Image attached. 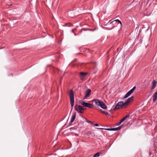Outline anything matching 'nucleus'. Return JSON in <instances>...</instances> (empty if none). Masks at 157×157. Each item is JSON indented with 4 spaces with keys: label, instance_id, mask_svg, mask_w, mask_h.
Segmentation results:
<instances>
[{
    "label": "nucleus",
    "instance_id": "nucleus-23",
    "mask_svg": "<svg viewBox=\"0 0 157 157\" xmlns=\"http://www.w3.org/2000/svg\"><path fill=\"white\" fill-rule=\"evenodd\" d=\"M71 131H72L73 130H74V128H71L70 129Z\"/></svg>",
    "mask_w": 157,
    "mask_h": 157
},
{
    "label": "nucleus",
    "instance_id": "nucleus-16",
    "mask_svg": "<svg viewBox=\"0 0 157 157\" xmlns=\"http://www.w3.org/2000/svg\"><path fill=\"white\" fill-rule=\"evenodd\" d=\"M121 126L122 125L117 128H113V129H114V131H117L120 130L121 128Z\"/></svg>",
    "mask_w": 157,
    "mask_h": 157
},
{
    "label": "nucleus",
    "instance_id": "nucleus-10",
    "mask_svg": "<svg viewBox=\"0 0 157 157\" xmlns=\"http://www.w3.org/2000/svg\"><path fill=\"white\" fill-rule=\"evenodd\" d=\"M157 99V92H155L153 96V100L155 102Z\"/></svg>",
    "mask_w": 157,
    "mask_h": 157
},
{
    "label": "nucleus",
    "instance_id": "nucleus-28",
    "mask_svg": "<svg viewBox=\"0 0 157 157\" xmlns=\"http://www.w3.org/2000/svg\"><path fill=\"white\" fill-rule=\"evenodd\" d=\"M87 122L89 123H91L92 122L90 121H87Z\"/></svg>",
    "mask_w": 157,
    "mask_h": 157
},
{
    "label": "nucleus",
    "instance_id": "nucleus-27",
    "mask_svg": "<svg viewBox=\"0 0 157 157\" xmlns=\"http://www.w3.org/2000/svg\"><path fill=\"white\" fill-rule=\"evenodd\" d=\"M95 126H98V124H95Z\"/></svg>",
    "mask_w": 157,
    "mask_h": 157
},
{
    "label": "nucleus",
    "instance_id": "nucleus-19",
    "mask_svg": "<svg viewBox=\"0 0 157 157\" xmlns=\"http://www.w3.org/2000/svg\"><path fill=\"white\" fill-rule=\"evenodd\" d=\"M85 134L87 136H89L90 135H92V133L90 132H88L86 133Z\"/></svg>",
    "mask_w": 157,
    "mask_h": 157
},
{
    "label": "nucleus",
    "instance_id": "nucleus-14",
    "mask_svg": "<svg viewBox=\"0 0 157 157\" xmlns=\"http://www.w3.org/2000/svg\"><path fill=\"white\" fill-rule=\"evenodd\" d=\"M98 109V110H99V111H100L102 113H103L104 114H105L106 115H109L108 113L107 112H106L105 111H103L101 109Z\"/></svg>",
    "mask_w": 157,
    "mask_h": 157
},
{
    "label": "nucleus",
    "instance_id": "nucleus-29",
    "mask_svg": "<svg viewBox=\"0 0 157 157\" xmlns=\"http://www.w3.org/2000/svg\"><path fill=\"white\" fill-rule=\"evenodd\" d=\"M114 27V26H113L112 28H113Z\"/></svg>",
    "mask_w": 157,
    "mask_h": 157
},
{
    "label": "nucleus",
    "instance_id": "nucleus-24",
    "mask_svg": "<svg viewBox=\"0 0 157 157\" xmlns=\"http://www.w3.org/2000/svg\"><path fill=\"white\" fill-rule=\"evenodd\" d=\"M124 120V121L127 118H126L125 117L123 118H122Z\"/></svg>",
    "mask_w": 157,
    "mask_h": 157
},
{
    "label": "nucleus",
    "instance_id": "nucleus-25",
    "mask_svg": "<svg viewBox=\"0 0 157 157\" xmlns=\"http://www.w3.org/2000/svg\"><path fill=\"white\" fill-rule=\"evenodd\" d=\"M124 120V121L127 118H126L125 117L123 118H122Z\"/></svg>",
    "mask_w": 157,
    "mask_h": 157
},
{
    "label": "nucleus",
    "instance_id": "nucleus-4",
    "mask_svg": "<svg viewBox=\"0 0 157 157\" xmlns=\"http://www.w3.org/2000/svg\"><path fill=\"white\" fill-rule=\"evenodd\" d=\"M75 109L78 113H83L84 112V109L81 105H76L75 106Z\"/></svg>",
    "mask_w": 157,
    "mask_h": 157
},
{
    "label": "nucleus",
    "instance_id": "nucleus-6",
    "mask_svg": "<svg viewBox=\"0 0 157 157\" xmlns=\"http://www.w3.org/2000/svg\"><path fill=\"white\" fill-rule=\"evenodd\" d=\"M135 88L136 87L135 86L130 91L128 92L124 95V98H126L129 96L133 92Z\"/></svg>",
    "mask_w": 157,
    "mask_h": 157
},
{
    "label": "nucleus",
    "instance_id": "nucleus-1",
    "mask_svg": "<svg viewBox=\"0 0 157 157\" xmlns=\"http://www.w3.org/2000/svg\"><path fill=\"white\" fill-rule=\"evenodd\" d=\"M95 103V105L100 106L101 108L105 109L107 108L105 104L101 101L97 99H95L92 100Z\"/></svg>",
    "mask_w": 157,
    "mask_h": 157
},
{
    "label": "nucleus",
    "instance_id": "nucleus-9",
    "mask_svg": "<svg viewBox=\"0 0 157 157\" xmlns=\"http://www.w3.org/2000/svg\"><path fill=\"white\" fill-rule=\"evenodd\" d=\"M76 113H74L73 114L72 116L71 117V121H70V122L71 123H72L74 121L76 117Z\"/></svg>",
    "mask_w": 157,
    "mask_h": 157
},
{
    "label": "nucleus",
    "instance_id": "nucleus-7",
    "mask_svg": "<svg viewBox=\"0 0 157 157\" xmlns=\"http://www.w3.org/2000/svg\"><path fill=\"white\" fill-rule=\"evenodd\" d=\"M91 90L90 89H88L86 90L84 97V99H87L88 98L90 97L91 94Z\"/></svg>",
    "mask_w": 157,
    "mask_h": 157
},
{
    "label": "nucleus",
    "instance_id": "nucleus-11",
    "mask_svg": "<svg viewBox=\"0 0 157 157\" xmlns=\"http://www.w3.org/2000/svg\"><path fill=\"white\" fill-rule=\"evenodd\" d=\"M86 73L84 72H81L80 73V75L81 79H82V78H83L85 76H86Z\"/></svg>",
    "mask_w": 157,
    "mask_h": 157
},
{
    "label": "nucleus",
    "instance_id": "nucleus-13",
    "mask_svg": "<svg viewBox=\"0 0 157 157\" xmlns=\"http://www.w3.org/2000/svg\"><path fill=\"white\" fill-rule=\"evenodd\" d=\"M130 103V102H129V101H128V100L127 99V100H126L125 101V102H124V105L125 106H127Z\"/></svg>",
    "mask_w": 157,
    "mask_h": 157
},
{
    "label": "nucleus",
    "instance_id": "nucleus-18",
    "mask_svg": "<svg viewBox=\"0 0 157 157\" xmlns=\"http://www.w3.org/2000/svg\"><path fill=\"white\" fill-rule=\"evenodd\" d=\"M100 154L98 152L95 154L94 156L93 157H98L99 156Z\"/></svg>",
    "mask_w": 157,
    "mask_h": 157
},
{
    "label": "nucleus",
    "instance_id": "nucleus-26",
    "mask_svg": "<svg viewBox=\"0 0 157 157\" xmlns=\"http://www.w3.org/2000/svg\"><path fill=\"white\" fill-rule=\"evenodd\" d=\"M124 120V121L127 118H126L125 117L123 118H122Z\"/></svg>",
    "mask_w": 157,
    "mask_h": 157
},
{
    "label": "nucleus",
    "instance_id": "nucleus-20",
    "mask_svg": "<svg viewBox=\"0 0 157 157\" xmlns=\"http://www.w3.org/2000/svg\"><path fill=\"white\" fill-rule=\"evenodd\" d=\"M121 123H120V121L119 122H118L116 124V125L117 126H118L120 125Z\"/></svg>",
    "mask_w": 157,
    "mask_h": 157
},
{
    "label": "nucleus",
    "instance_id": "nucleus-3",
    "mask_svg": "<svg viewBox=\"0 0 157 157\" xmlns=\"http://www.w3.org/2000/svg\"><path fill=\"white\" fill-rule=\"evenodd\" d=\"M125 106L123 101H121L118 102L115 108L113 109V110H115L120 108H122L124 106Z\"/></svg>",
    "mask_w": 157,
    "mask_h": 157
},
{
    "label": "nucleus",
    "instance_id": "nucleus-22",
    "mask_svg": "<svg viewBox=\"0 0 157 157\" xmlns=\"http://www.w3.org/2000/svg\"><path fill=\"white\" fill-rule=\"evenodd\" d=\"M124 121V120L123 119H122L120 121V123H122Z\"/></svg>",
    "mask_w": 157,
    "mask_h": 157
},
{
    "label": "nucleus",
    "instance_id": "nucleus-21",
    "mask_svg": "<svg viewBox=\"0 0 157 157\" xmlns=\"http://www.w3.org/2000/svg\"><path fill=\"white\" fill-rule=\"evenodd\" d=\"M129 117V115H128L125 116V117L126 118H128Z\"/></svg>",
    "mask_w": 157,
    "mask_h": 157
},
{
    "label": "nucleus",
    "instance_id": "nucleus-2",
    "mask_svg": "<svg viewBox=\"0 0 157 157\" xmlns=\"http://www.w3.org/2000/svg\"><path fill=\"white\" fill-rule=\"evenodd\" d=\"M69 96L70 99V104L71 107H73L74 105V94L72 90H70L69 92Z\"/></svg>",
    "mask_w": 157,
    "mask_h": 157
},
{
    "label": "nucleus",
    "instance_id": "nucleus-15",
    "mask_svg": "<svg viewBox=\"0 0 157 157\" xmlns=\"http://www.w3.org/2000/svg\"><path fill=\"white\" fill-rule=\"evenodd\" d=\"M97 129H104L105 130H108V131H114V129L113 128H96Z\"/></svg>",
    "mask_w": 157,
    "mask_h": 157
},
{
    "label": "nucleus",
    "instance_id": "nucleus-5",
    "mask_svg": "<svg viewBox=\"0 0 157 157\" xmlns=\"http://www.w3.org/2000/svg\"><path fill=\"white\" fill-rule=\"evenodd\" d=\"M80 103L82 105L89 108H92L93 107V105L92 104L88 103L85 102L83 101H80Z\"/></svg>",
    "mask_w": 157,
    "mask_h": 157
},
{
    "label": "nucleus",
    "instance_id": "nucleus-17",
    "mask_svg": "<svg viewBox=\"0 0 157 157\" xmlns=\"http://www.w3.org/2000/svg\"><path fill=\"white\" fill-rule=\"evenodd\" d=\"M133 96H131L130 97L128 98V101H129V102H130L132 101L133 100Z\"/></svg>",
    "mask_w": 157,
    "mask_h": 157
},
{
    "label": "nucleus",
    "instance_id": "nucleus-8",
    "mask_svg": "<svg viewBox=\"0 0 157 157\" xmlns=\"http://www.w3.org/2000/svg\"><path fill=\"white\" fill-rule=\"evenodd\" d=\"M152 86L151 88V90L153 89L155 87L157 84V82L155 80H153L152 82Z\"/></svg>",
    "mask_w": 157,
    "mask_h": 157
},
{
    "label": "nucleus",
    "instance_id": "nucleus-12",
    "mask_svg": "<svg viewBox=\"0 0 157 157\" xmlns=\"http://www.w3.org/2000/svg\"><path fill=\"white\" fill-rule=\"evenodd\" d=\"M117 21H118V23H119L121 25V26L122 25L121 22L118 19L116 20H115L112 21V22H111L110 23V24H113L114 22Z\"/></svg>",
    "mask_w": 157,
    "mask_h": 157
}]
</instances>
